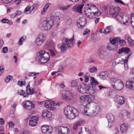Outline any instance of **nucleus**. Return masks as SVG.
<instances>
[{"label":"nucleus","mask_w":134,"mask_h":134,"mask_svg":"<svg viewBox=\"0 0 134 134\" xmlns=\"http://www.w3.org/2000/svg\"><path fill=\"white\" fill-rule=\"evenodd\" d=\"M125 39L127 40V41L129 40H131V38L128 34H126L125 35Z\"/></svg>","instance_id":"obj_58"},{"label":"nucleus","mask_w":134,"mask_h":134,"mask_svg":"<svg viewBox=\"0 0 134 134\" xmlns=\"http://www.w3.org/2000/svg\"><path fill=\"white\" fill-rule=\"evenodd\" d=\"M13 78L12 76L11 75L7 76L5 79V81L6 83L8 82L10 80H12Z\"/></svg>","instance_id":"obj_43"},{"label":"nucleus","mask_w":134,"mask_h":134,"mask_svg":"<svg viewBox=\"0 0 134 134\" xmlns=\"http://www.w3.org/2000/svg\"><path fill=\"white\" fill-rule=\"evenodd\" d=\"M128 125L126 124H122L120 127V130L122 133L126 131L127 130Z\"/></svg>","instance_id":"obj_30"},{"label":"nucleus","mask_w":134,"mask_h":134,"mask_svg":"<svg viewBox=\"0 0 134 134\" xmlns=\"http://www.w3.org/2000/svg\"><path fill=\"white\" fill-rule=\"evenodd\" d=\"M18 84L19 86H22L23 85H24L25 84V83L22 81H19L18 82Z\"/></svg>","instance_id":"obj_50"},{"label":"nucleus","mask_w":134,"mask_h":134,"mask_svg":"<svg viewBox=\"0 0 134 134\" xmlns=\"http://www.w3.org/2000/svg\"><path fill=\"white\" fill-rule=\"evenodd\" d=\"M46 45L48 47H52L54 46L53 41L50 40L48 41L46 43Z\"/></svg>","instance_id":"obj_39"},{"label":"nucleus","mask_w":134,"mask_h":134,"mask_svg":"<svg viewBox=\"0 0 134 134\" xmlns=\"http://www.w3.org/2000/svg\"><path fill=\"white\" fill-rule=\"evenodd\" d=\"M22 105L23 108L27 111H30L35 107V105L33 103L29 101H25L23 102Z\"/></svg>","instance_id":"obj_9"},{"label":"nucleus","mask_w":134,"mask_h":134,"mask_svg":"<svg viewBox=\"0 0 134 134\" xmlns=\"http://www.w3.org/2000/svg\"><path fill=\"white\" fill-rule=\"evenodd\" d=\"M88 9H85V15L89 18L92 19L95 18V16H99L100 13L98 14V12H95L94 11L89 12Z\"/></svg>","instance_id":"obj_12"},{"label":"nucleus","mask_w":134,"mask_h":134,"mask_svg":"<svg viewBox=\"0 0 134 134\" xmlns=\"http://www.w3.org/2000/svg\"><path fill=\"white\" fill-rule=\"evenodd\" d=\"M4 120L3 118H0V124L3 125L4 124Z\"/></svg>","instance_id":"obj_64"},{"label":"nucleus","mask_w":134,"mask_h":134,"mask_svg":"<svg viewBox=\"0 0 134 134\" xmlns=\"http://www.w3.org/2000/svg\"><path fill=\"white\" fill-rule=\"evenodd\" d=\"M90 104L89 105V109L90 108ZM94 105V108L93 110L92 111V114L93 115H95L96 114H98V113L99 112V110H100V108L99 106L98 105V104H97L95 103L93 105ZM84 109L83 110V111H82V113L83 114V115H86L88 117H90L92 115V113H91L90 112V109H89V111L90 113L91 114V115L90 116H87L86 115H85L83 113L84 112Z\"/></svg>","instance_id":"obj_18"},{"label":"nucleus","mask_w":134,"mask_h":134,"mask_svg":"<svg viewBox=\"0 0 134 134\" xmlns=\"http://www.w3.org/2000/svg\"><path fill=\"white\" fill-rule=\"evenodd\" d=\"M26 39V36L25 35L21 37L19 41L18 42L19 43V45L22 44L23 42H24L25 39Z\"/></svg>","instance_id":"obj_41"},{"label":"nucleus","mask_w":134,"mask_h":134,"mask_svg":"<svg viewBox=\"0 0 134 134\" xmlns=\"http://www.w3.org/2000/svg\"><path fill=\"white\" fill-rule=\"evenodd\" d=\"M56 131L58 134H68L70 130L67 127L59 126L56 127Z\"/></svg>","instance_id":"obj_8"},{"label":"nucleus","mask_w":134,"mask_h":134,"mask_svg":"<svg viewBox=\"0 0 134 134\" xmlns=\"http://www.w3.org/2000/svg\"><path fill=\"white\" fill-rule=\"evenodd\" d=\"M50 53L51 54V55L52 56H55V53L54 51L53 50H49Z\"/></svg>","instance_id":"obj_60"},{"label":"nucleus","mask_w":134,"mask_h":134,"mask_svg":"<svg viewBox=\"0 0 134 134\" xmlns=\"http://www.w3.org/2000/svg\"><path fill=\"white\" fill-rule=\"evenodd\" d=\"M9 126L10 127H13L14 126V124L13 123V122L11 121H10L9 122Z\"/></svg>","instance_id":"obj_61"},{"label":"nucleus","mask_w":134,"mask_h":134,"mask_svg":"<svg viewBox=\"0 0 134 134\" xmlns=\"http://www.w3.org/2000/svg\"><path fill=\"white\" fill-rule=\"evenodd\" d=\"M42 116L43 118H45L46 119H49L51 117L52 114L51 112L47 110H45L43 111Z\"/></svg>","instance_id":"obj_22"},{"label":"nucleus","mask_w":134,"mask_h":134,"mask_svg":"<svg viewBox=\"0 0 134 134\" xmlns=\"http://www.w3.org/2000/svg\"><path fill=\"white\" fill-rule=\"evenodd\" d=\"M78 92L81 94L86 93L91 94L83 95L80 97L79 101L84 106L83 113L85 115L89 116L91 114L89 112V105L92 103L95 98L94 93L95 92L94 89H91V87L86 84H82L79 86L77 88Z\"/></svg>","instance_id":"obj_1"},{"label":"nucleus","mask_w":134,"mask_h":134,"mask_svg":"<svg viewBox=\"0 0 134 134\" xmlns=\"http://www.w3.org/2000/svg\"><path fill=\"white\" fill-rule=\"evenodd\" d=\"M113 29V28L112 26H108L106 29H105V34L111 32L112 31Z\"/></svg>","instance_id":"obj_34"},{"label":"nucleus","mask_w":134,"mask_h":134,"mask_svg":"<svg viewBox=\"0 0 134 134\" xmlns=\"http://www.w3.org/2000/svg\"><path fill=\"white\" fill-rule=\"evenodd\" d=\"M64 113L66 117L70 119H73L78 116L79 114L76 109L69 106L65 108Z\"/></svg>","instance_id":"obj_4"},{"label":"nucleus","mask_w":134,"mask_h":134,"mask_svg":"<svg viewBox=\"0 0 134 134\" xmlns=\"http://www.w3.org/2000/svg\"><path fill=\"white\" fill-rule=\"evenodd\" d=\"M57 13V12H52L51 14V19L50 20H52L53 22L54 21L58 22L60 20L59 17L57 15V14H56Z\"/></svg>","instance_id":"obj_21"},{"label":"nucleus","mask_w":134,"mask_h":134,"mask_svg":"<svg viewBox=\"0 0 134 134\" xmlns=\"http://www.w3.org/2000/svg\"><path fill=\"white\" fill-rule=\"evenodd\" d=\"M87 62L88 63H94L95 61L93 58H90L88 60Z\"/></svg>","instance_id":"obj_54"},{"label":"nucleus","mask_w":134,"mask_h":134,"mask_svg":"<svg viewBox=\"0 0 134 134\" xmlns=\"http://www.w3.org/2000/svg\"><path fill=\"white\" fill-rule=\"evenodd\" d=\"M50 58L49 53L44 50H42L38 53L36 57V61L40 63H45L49 60Z\"/></svg>","instance_id":"obj_3"},{"label":"nucleus","mask_w":134,"mask_h":134,"mask_svg":"<svg viewBox=\"0 0 134 134\" xmlns=\"http://www.w3.org/2000/svg\"><path fill=\"white\" fill-rule=\"evenodd\" d=\"M77 82L75 80L72 81L70 83V86L72 87L75 88L78 86Z\"/></svg>","instance_id":"obj_37"},{"label":"nucleus","mask_w":134,"mask_h":134,"mask_svg":"<svg viewBox=\"0 0 134 134\" xmlns=\"http://www.w3.org/2000/svg\"><path fill=\"white\" fill-rule=\"evenodd\" d=\"M53 23L54 22L52 20H47L40 23L39 26L40 28L43 27L45 30H48L51 28L53 25Z\"/></svg>","instance_id":"obj_6"},{"label":"nucleus","mask_w":134,"mask_h":134,"mask_svg":"<svg viewBox=\"0 0 134 134\" xmlns=\"http://www.w3.org/2000/svg\"><path fill=\"white\" fill-rule=\"evenodd\" d=\"M99 56L102 59L105 58V54H104V52L103 51L101 50L99 51Z\"/></svg>","instance_id":"obj_38"},{"label":"nucleus","mask_w":134,"mask_h":134,"mask_svg":"<svg viewBox=\"0 0 134 134\" xmlns=\"http://www.w3.org/2000/svg\"><path fill=\"white\" fill-rule=\"evenodd\" d=\"M74 40L73 37L70 39L64 38L62 40V43L59 44L58 47L62 52L64 53L66 50L68 48H71L74 45Z\"/></svg>","instance_id":"obj_2"},{"label":"nucleus","mask_w":134,"mask_h":134,"mask_svg":"<svg viewBox=\"0 0 134 134\" xmlns=\"http://www.w3.org/2000/svg\"><path fill=\"white\" fill-rule=\"evenodd\" d=\"M99 76L101 79L105 80L109 77V72L107 71L102 72L99 74Z\"/></svg>","instance_id":"obj_24"},{"label":"nucleus","mask_w":134,"mask_h":134,"mask_svg":"<svg viewBox=\"0 0 134 134\" xmlns=\"http://www.w3.org/2000/svg\"><path fill=\"white\" fill-rule=\"evenodd\" d=\"M39 74V72H30L28 74V76L29 77H32L34 76L38 75Z\"/></svg>","instance_id":"obj_44"},{"label":"nucleus","mask_w":134,"mask_h":134,"mask_svg":"<svg viewBox=\"0 0 134 134\" xmlns=\"http://www.w3.org/2000/svg\"><path fill=\"white\" fill-rule=\"evenodd\" d=\"M42 132L46 134H50L52 132L53 129L51 126L48 125H43L41 128Z\"/></svg>","instance_id":"obj_13"},{"label":"nucleus","mask_w":134,"mask_h":134,"mask_svg":"<svg viewBox=\"0 0 134 134\" xmlns=\"http://www.w3.org/2000/svg\"><path fill=\"white\" fill-rule=\"evenodd\" d=\"M89 71L91 73L95 72L97 71V69L96 67L94 66L92 68H90Z\"/></svg>","instance_id":"obj_45"},{"label":"nucleus","mask_w":134,"mask_h":134,"mask_svg":"<svg viewBox=\"0 0 134 134\" xmlns=\"http://www.w3.org/2000/svg\"><path fill=\"white\" fill-rule=\"evenodd\" d=\"M120 8L118 6L114 7L113 5L110 7L109 11V14L111 15L113 18L116 16L117 14H119Z\"/></svg>","instance_id":"obj_7"},{"label":"nucleus","mask_w":134,"mask_h":134,"mask_svg":"<svg viewBox=\"0 0 134 134\" xmlns=\"http://www.w3.org/2000/svg\"><path fill=\"white\" fill-rule=\"evenodd\" d=\"M84 4L80 5H76L72 8V10L77 13H82V10L83 6Z\"/></svg>","instance_id":"obj_20"},{"label":"nucleus","mask_w":134,"mask_h":134,"mask_svg":"<svg viewBox=\"0 0 134 134\" xmlns=\"http://www.w3.org/2000/svg\"><path fill=\"white\" fill-rule=\"evenodd\" d=\"M109 95L111 97L113 98L116 97L118 95L117 92L115 90H110L109 91Z\"/></svg>","instance_id":"obj_31"},{"label":"nucleus","mask_w":134,"mask_h":134,"mask_svg":"<svg viewBox=\"0 0 134 134\" xmlns=\"http://www.w3.org/2000/svg\"><path fill=\"white\" fill-rule=\"evenodd\" d=\"M87 5L89 6H90V7H88V8L87 9H89V10H92V11H94L95 12V10H98V8L94 4H88Z\"/></svg>","instance_id":"obj_32"},{"label":"nucleus","mask_w":134,"mask_h":134,"mask_svg":"<svg viewBox=\"0 0 134 134\" xmlns=\"http://www.w3.org/2000/svg\"><path fill=\"white\" fill-rule=\"evenodd\" d=\"M70 5H67L66 6H60L59 7L60 9L64 11L67 10L70 7Z\"/></svg>","instance_id":"obj_42"},{"label":"nucleus","mask_w":134,"mask_h":134,"mask_svg":"<svg viewBox=\"0 0 134 134\" xmlns=\"http://www.w3.org/2000/svg\"><path fill=\"white\" fill-rule=\"evenodd\" d=\"M51 5V4L49 3H48L45 5L44 8L46 10H47L49 7Z\"/></svg>","instance_id":"obj_53"},{"label":"nucleus","mask_w":134,"mask_h":134,"mask_svg":"<svg viewBox=\"0 0 134 134\" xmlns=\"http://www.w3.org/2000/svg\"><path fill=\"white\" fill-rule=\"evenodd\" d=\"M114 134H120V132L118 128L116 127L114 131Z\"/></svg>","instance_id":"obj_49"},{"label":"nucleus","mask_w":134,"mask_h":134,"mask_svg":"<svg viewBox=\"0 0 134 134\" xmlns=\"http://www.w3.org/2000/svg\"><path fill=\"white\" fill-rule=\"evenodd\" d=\"M18 94L20 95H22L24 97H28V95H31L35 94V92L34 88L32 89L30 88V86L28 85L26 87V93L23 90H20L18 91Z\"/></svg>","instance_id":"obj_5"},{"label":"nucleus","mask_w":134,"mask_h":134,"mask_svg":"<svg viewBox=\"0 0 134 134\" xmlns=\"http://www.w3.org/2000/svg\"><path fill=\"white\" fill-rule=\"evenodd\" d=\"M110 81L113 87V85L119 83L120 82V80L116 78H112L110 79Z\"/></svg>","instance_id":"obj_28"},{"label":"nucleus","mask_w":134,"mask_h":134,"mask_svg":"<svg viewBox=\"0 0 134 134\" xmlns=\"http://www.w3.org/2000/svg\"><path fill=\"white\" fill-rule=\"evenodd\" d=\"M56 108V106L55 104V102L54 101H53L51 105L49 108H48V109L49 110H54Z\"/></svg>","instance_id":"obj_40"},{"label":"nucleus","mask_w":134,"mask_h":134,"mask_svg":"<svg viewBox=\"0 0 134 134\" xmlns=\"http://www.w3.org/2000/svg\"><path fill=\"white\" fill-rule=\"evenodd\" d=\"M114 1L115 2L117 3H119L124 5V3L120 0H114Z\"/></svg>","instance_id":"obj_63"},{"label":"nucleus","mask_w":134,"mask_h":134,"mask_svg":"<svg viewBox=\"0 0 134 134\" xmlns=\"http://www.w3.org/2000/svg\"><path fill=\"white\" fill-rule=\"evenodd\" d=\"M120 40V37H117L115 38H114L112 39L111 40L110 39V42L111 44H114L116 43H118L119 41Z\"/></svg>","instance_id":"obj_33"},{"label":"nucleus","mask_w":134,"mask_h":134,"mask_svg":"<svg viewBox=\"0 0 134 134\" xmlns=\"http://www.w3.org/2000/svg\"><path fill=\"white\" fill-rule=\"evenodd\" d=\"M127 41L129 44L130 45H132L134 43V41L132 40L131 38V40H128Z\"/></svg>","instance_id":"obj_56"},{"label":"nucleus","mask_w":134,"mask_h":134,"mask_svg":"<svg viewBox=\"0 0 134 134\" xmlns=\"http://www.w3.org/2000/svg\"><path fill=\"white\" fill-rule=\"evenodd\" d=\"M126 85L129 89L134 90V77L127 80L126 83Z\"/></svg>","instance_id":"obj_17"},{"label":"nucleus","mask_w":134,"mask_h":134,"mask_svg":"<svg viewBox=\"0 0 134 134\" xmlns=\"http://www.w3.org/2000/svg\"><path fill=\"white\" fill-rule=\"evenodd\" d=\"M82 130L80 129V132L78 133V134H91V133L88 131H85L84 132H83L82 131Z\"/></svg>","instance_id":"obj_47"},{"label":"nucleus","mask_w":134,"mask_h":134,"mask_svg":"<svg viewBox=\"0 0 134 134\" xmlns=\"http://www.w3.org/2000/svg\"><path fill=\"white\" fill-rule=\"evenodd\" d=\"M2 21L3 23H8L9 22V21L8 20L5 19H3Z\"/></svg>","instance_id":"obj_62"},{"label":"nucleus","mask_w":134,"mask_h":134,"mask_svg":"<svg viewBox=\"0 0 134 134\" xmlns=\"http://www.w3.org/2000/svg\"><path fill=\"white\" fill-rule=\"evenodd\" d=\"M90 31L89 29H86L85 30V31L83 32V35H87L90 33Z\"/></svg>","instance_id":"obj_48"},{"label":"nucleus","mask_w":134,"mask_h":134,"mask_svg":"<svg viewBox=\"0 0 134 134\" xmlns=\"http://www.w3.org/2000/svg\"><path fill=\"white\" fill-rule=\"evenodd\" d=\"M124 14V13H119V14H117L116 15V16L114 17L115 18H116L117 20L120 22H123L124 24H125L127 23L128 20V18H127L125 19V21H124V19H123V14Z\"/></svg>","instance_id":"obj_15"},{"label":"nucleus","mask_w":134,"mask_h":134,"mask_svg":"<svg viewBox=\"0 0 134 134\" xmlns=\"http://www.w3.org/2000/svg\"><path fill=\"white\" fill-rule=\"evenodd\" d=\"M64 93L62 95V98L64 99L70 100L73 98L74 94L70 90H64Z\"/></svg>","instance_id":"obj_11"},{"label":"nucleus","mask_w":134,"mask_h":134,"mask_svg":"<svg viewBox=\"0 0 134 134\" xmlns=\"http://www.w3.org/2000/svg\"><path fill=\"white\" fill-rule=\"evenodd\" d=\"M108 50L110 51H115V49L114 48L112 47L111 46H108L107 47Z\"/></svg>","instance_id":"obj_55"},{"label":"nucleus","mask_w":134,"mask_h":134,"mask_svg":"<svg viewBox=\"0 0 134 134\" xmlns=\"http://www.w3.org/2000/svg\"><path fill=\"white\" fill-rule=\"evenodd\" d=\"M31 8V7L28 5L27 7L25 8V10L24 11V13H26L27 12L30 10Z\"/></svg>","instance_id":"obj_51"},{"label":"nucleus","mask_w":134,"mask_h":134,"mask_svg":"<svg viewBox=\"0 0 134 134\" xmlns=\"http://www.w3.org/2000/svg\"><path fill=\"white\" fill-rule=\"evenodd\" d=\"M124 87V84L120 80V82L118 83L113 85V88L118 90H122Z\"/></svg>","instance_id":"obj_23"},{"label":"nucleus","mask_w":134,"mask_h":134,"mask_svg":"<svg viewBox=\"0 0 134 134\" xmlns=\"http://www.w3.org/2000/svg\"><path fill=\"white\" fill-rule=\"evenodd\" d=\"M130 115V113L129 112L125 110L123 111L122 114V116L123 118H124L126 116L128 118H129Z\"/></svg>","instance_id":"obj_35"},{"label":"nucleus","mask_w":134,"mask_h":134,"mask_svg":"<svg viewBox=\"0 0 134 134\" xmlns=\"http://www.w3.org/2000/svg\"><path fill=\"white\" fill-rule=\"evenodd\" d=\"M8 49L7 47H4L3 48V53H6L8 52Z\"/></svg>","instance_id":"obj_57"},{"label":"nucleus","mask_w":134,"mask_h":134,"mask_svg":"<svg viewBox=\"0 0 134 134\" xmlns=\"http://www.w3.org/2000/svg\"><path fill=\"white\" fill-rule=\"evenodd\" d=\"M106 117L108 122V127L110 128L113 125L115 119L114 117L113 114H108L106 115Z\"/></svg>","instance_id":"obj_14"},{"label":"nucleus","mask_w":134,"mask_h":134,"mask_svg":"<svg viewBox=\"0 0 134 134\" xmlns=\"http://www.w3.org/2000/svg\"><path fill=\"white\" fill-rule=\"evenodd\" d=\"M52 103V101L51 100H47L44 103V105L46 108L48 109L49 108L51 105V104Z\"/></svg>","instance_id":"obj_36"},{"label":"nucleus","mask_w":134,"mask_h":134,"mask_svg":"<svg viewBox=\"0 0 134 134\" xmlns=\"http://www.w3.org/2000/svg\"><path fill=\"white\" fill-rule=\"evenodd\" d=\"M124 62V63L125 70H127L128 69V67L127 65V63H126L125 62Z\"/></svg>","instance_id":"obj_59"},{"label":"nucleus","mask_w":134,"mask_h":134,"mask_svg":"<svg viewBox=\"0 0 134 134\" xmlns=\"http://www.w3.org/2000/svg\"><path fill=\"white\" fill-rule=\"evenodd\" d=\"M130 52V50L127 48H122L119 49L118 51V53L120 54L123 52L128 54Z\"/></svg>","instance_id":"obj_27"},{"label":"nucleus","mask_w":134,"mask_h":134,"mask_svg":"<svg viewBox=\"0 0 134 134\" xmlns=\"http://www.w3.org/2000/svg\"><path fill=\"white\" fill-rule=\"evenodd\" d=\"M86 22L85 18L83 16H81L79 20L77 21V26L79 27L83 28L85 25Z\"/></svg>","instance_id":"obj_16"},{"label":"nucleus","mask_w":134,"mask_h":134,"mask_svg":"<svg viewBox=\"0 0 134 134\" xmlns=\"http://www.w3.org/2000/svg\"><path fill=\"white\" fill-rule=\"evenodd\" d=\"M38 120V117L36 116H31L29 121V125L31 127L35 126L37 124V122Z\"/></svg>","instance_id":"obj_19"},{"label":"nucleus","mask_w":134,"mask_h":134,"mask_svg":"<svg viewBox=\"0 0 134 134\" xmlns=\"http://www.w3.org/2000/svg\"><path fill=\"white\" fill-rule=\"evenodd\" d=\"M90 81H91L90 83L92 88V89H94L95 91V89H94V88L96 87V85L98 84L99 83L94 79V77H91Z\"/></svg>","instance_id":"obj_26"},{"label":"nucleus","mask_w":134,"mask_h":134,"mask_svg":"<svg viewBox=\"0 0 134 134\" xmlns=\"http://www.w3.org/2000/svg\"><path fill=\"white\" fill-rule=\"evenodd\" d=\"M115 101L118 104L122 105L124 103L125 99L123 96H120L117 97Z\"/></svg>","instance_id":"obj_25"},{"label":"nucleus","mask_w":134,"mask_h":134,"mask_svg":"<svg viewBox=\"0 0 134 134\" xmlns=\"http://www.w3.org/2000/svg\"><path fill=\"white\" fill-rule=\"evenodd\" d=\"M119 41L118 42L119 44L121 46H124L125 44V41L124 40H120V38Z\"/></svg>","instance_id":"obj_46"},{"label":"nucleus","mask_w":134,"mask_h":134,"mask_svg":"<svg viewBox=\"0 0 134 134\" xmlns=\"http://www.w3.org/2000/svg\"><path fill=\"white\" fill-rule=\"evenodd\" d=\"M13 0H2L3 2L6 4L10 3Z\"/></svg>","instance_id":"obj_52"},{"label":"nucleus","mask_w":134,"mask_h":134,"mask_svg":"<svg viewBox=\"0 0 134 134\" xmlns=\"http://www.w3.org/2000/svg\"><path fill=\"white\" fill-rule=\"evenodd\" d=\"M45 40V36L43 34H41L38 35L36 37L35 43L37 46H40L43 43Z\"/></svg>","instance_id":"obj_10"},{"label":"nucleus","mask_w":134,"mask_h":134,"mask_svg":"<svg viewBox=\"0 0 134 134\" xmlns=\"http://www.w3.org/2000/svg\"><path fill=\"white\" fill-rule=\"evenodd\" d=\"M84 122V120H81L76 122L74 125L73 129L74 130H77V129L78 127L82 124Z\"/></svg>","instance_id":"obj_29"}]
</instances>
